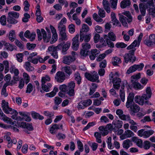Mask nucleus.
I'll return each mask as SVG.
<instances>
[{"label": "nucleus", "mask_w": 155, "mask_h": 155, "mask_svg": "<svg viewBox=\"0 0 155 155\" xmlns=\"http://www.w3.org/2000/svg\"><path fill=\"white\" fill-rule=\"evenodd\" d=\"M2 107L4 112L6 114L9 113L10 111L12 110L9 107L8 103L5 100L2 101Z\"/></svg>", "instance_id": "nucleus-12"}, {"label": "nucleus", "mask_w": 155, "mask_h": 155, "mask_svg": "<svg viewBox=\"0 0 155 155\" xmlns=\"http://www.w3.org/2000/svg\"><path fill=\"white\" fill-rule=\"evenodd\" d=\"M0 22L1 25H6V17L5 15H3L0 18Z\"/></svg>", "instance_id": "nucleus-49"}, {"label": "nucleus", "mask_w": 155, "mask_h": 155, "mask_svg": "<svg viewBox=\"0 0 155 155\" xmlns=\"http://www.w3.org/2000/svg\"><path fill=\"white\" fill-rule=\"evenodd\" d=\"M89 28L88 26L85 24H83L82 25V29H81L80 32L84 33V32H87L89 30Z\"/></svg>", "instance_id": "nucleus-42"}, {"label": "nucleus", "mask_w": 155, "mask_h": 155, "mask_svg": "<svg viewBox=\"0 0 155 155\" xmlns=\"http://www.w3.org/2000/svg\"><path fill=\"white\" fill-rule=\"evenodd\" d=\"M149 14L150 15H152L153 17H155V8H150L149 9Z\"/></svg>", "instance_id": "nucleus-64"}, {"label": "nucleus", "mask_w": 155, "mask_h": 155, "mask_svg": "<svg viewBox=\"0 0 155 155\" xmlns=\"http://www.w3.org/2000/svg\"><path fill=\"white\" fill-rule=\"evenodd\" d=\"M58 28L59 33L66 32V26L64 25H58Z\"/></svg>", "instance_id": "nucleus-45"}, {"label": "nucleus", "mask_w": 155, "mask_h": 155, "mask_svg": "<svg viewBox=\"0 0 155 155\" xmlns=\"http://www.w3.org/2000/svg\"><path fill=\"white\" fill-rule=\"evenodd\" d=\"M2 64L5 66L4 72L5 73H6L9 70V62L7 60L4 61L2 62Z\"/></svg>", "instance_id": "nucleus-36"}, {"label": "nucleus", "mask_w": 155, "mask_h": 155, "mask_svg": "<svg viewBox=\"0 0 155 155\" xmlns=\"http://www.w3.org/2000/svg\"><path fill=\"white\" fill-rule=\"evenodd\" d=\"M133 141L140 148L143 147V141L141 139L135 137L134 138Z\"/></svg>", "instance_id": "nucleus-25"}, {"label": "nucleus", "mask_w": 155, "mask_h": 155, "mask_svg": "<svg viewBox=\"0 0 155 155\" xmlns=\"http://www.w3.org/2000/svg\"><path fill=\"white\" fill-rule=\"evenodd\" d=\"M75 79L77 81V83L78 84H80L81 82V77L80 74L78 72L75 73L74 74Z\"/></svg>", "instance_id": "nucleus-40"}, {"label": "nucleus", "mask_w": 155, "mask_h": 155, "mask_svg": "<svg viewBox=\"0 0 155 155\" xmlns=\"http://www.w3.org/2000/svg\"><path fill=\"white\" fill-rule=\"evenodd\" d=\"M134 93L132 92L130 93L127 97V101H134Z\"/></svg>", "instance_id": "nucleus-63"}, {"label": "nucleus", "mask_w": 155, "mask_h": 155, "mask_svg": "<svg viewBox=\"0 0 155 155\" xmlns=\"http://www.w3.org/2000/svg\"><path fill=\"white\" fill-rule=\"evenodd\" d=\"M134 135V133L130 130H126L124 134L120 136V138L121 140H123L127 138L130 137Z\"/></svg>", "instance_id": "nucleus-13"}, {"label": "nucleus", "mask_w": 155, "mask_h": 155, "mask_svg": "<svg viewBox=\"0 0 155 155\" xmlns=\"http://www.w3.org/2000/svg\"><path fill=\"white\" fill-rule=\"evenodd\" d=\"M10 70L12 73H14L15 75H18L19 74L18 70L15 68L14 65H11Z\"/></svg>", "instance_id": "nucleus-35"}, {"label": "nucleus", "mask_w": 155, "mask_h": 155, "mask_svg": "<svg viewBox=\"0 0 155 155\" xmlns=\"http://www.w3.org/2000/svg\"><path fill=\"white\" fill-rule=\"evenodd\" d=\"M75 61V59L71 55L64 56L63 58L62 62L66 64L70 65L72 62Z\"/></svg>", "instance_id": "nucleus-11"}, {"label": "nucleus", "mask_w": 155, "mask_h": 155, "mask_svg": "<svg viewBox=\"0 0 155 155\" xmlns=\"http://www.w3.org/2000/svg\"><path fill=\"white\" fill-rule=\"evenodd\" d=\"M79 34H77L72 39V48L74 50H77L78 48L79 45Z\"/></svg>", "instance_id": "nucleus-9"}, {"label": "nucleus", "mask_w": 155, "mask_h": 155, "mask_svg": "<svg viewBox=\"0 0 155 155\" xmlns=\"http://www.w3.org/2000/svg\"><path fill=\"white\" fill-rule=\"evenodd\" d=\"M82 49L88 51V50L91 48V45L87 42L83 43L82 44Z\"/></svg>", "instance_id": "nucleus-48"}, {"label": "nucleus", "mask_w": 155, "mask_h": 155, "mask_svg": "<svg viewBox=\"0 0 155 155\" xmlns=\"http://www.w3.org/2000/svg\"><path fill=\"white\" fill-rule=\"evenodd\" d=\"M19 16V13L15 12H10L8 13L7 18V21L10 24H15L18 22V21L15 19L18 18Z\"/></svg>", "instance_id": "nucleus-1"}, {"label": "nucleus", "mask_w": 155, "mask_h": 155, "mask_svg": "<svg viewBox=\"0 0 155 155\" xmlns=\"http://www.w3.org/2000/svg\"><path fill=\"white\" fill-rule=\"evenodd\" d=\"M121 62L120 59L117 57L113 58L112 59V63L114 66H117Z\"/></svg>", "instance_id": "nucleus-26"}, {"label": "nucleus", "mask_w": 155, "mask_h": 155, "mask_svg": "<svg viewBox=\"0 0 155 155\" xmlns=\"http://www.w3.org/2000/svg\"><path fill=\"white\" fill-rule=\"evenodd\" d=\"M45 29L48 34L47 35V33L44 29L42 28L41 29V30L42 34L43 39L44 40V41L45 42L47 43L48 42L51 38V34L49 29L47 27H46Z\"/></svg>", "instance_id": "nucleus-6"}, {"label": "nucleus", "mask_w": 155, "mask_h": 155, "mask_svg": "<svg viewBox=\"0 0 155 155\" xmlns=\"http://www.w3.org/2000/svg\"><path fill=\"white\" fill-rule=\"evenodd\" d=\"M15 38V31L11 30L9 33V38L10 40L12 41H14Z\"/></svg>", "instance_id": "nucleus-33"}, {"label": "nucleus", "mask_w": 155, "mask_h": 155, "mask_svg": "<svg viewBox=\"0 0 155 155\" xmlns=\"http://www.w3.org/2000/svg\"><path fill=\"white\" fill-rule=\"evenodd\" d=\"M23 56V54L22 53H19L17 54L16 55V57L17 61L20 62H21L22 61Z\"/></svg>", "instance_id": "nucleus-57"}, {"label": "nucleus", "mask_w": 155, "mask_h": 155, "mask_svg": "<svg viewBox=\"0 0 155 155\" xmlns=\"http://www.w3.org/2000/svg\"><path fill=\"white\" fill-rule=\"evenodd\" d=\"M113 124H107L106 126V128L107 129H108V130L111 131L112 130H113L114 131L116 132L117 131V130L116 128H115V127H113Z\"/></svg>", "instance_id": "nucleus-52"}, {"label": "nucleus", "mask_w": 155, "mask_h": 155, "mask_svg": "<svg viewBox=\"0 0 155 155\" xmlns=\"http://www.w3.org/2000/svg\"><path fill=\"white\" fill-rule=\"evenodd\" d=\"M69 31L71 33H73L75 31V26L74 25L71 24L68 26Z\"/></svg>", "instance_id": "nucleus-46"}, {"label": "nucleus", "mask_w": 155, "mask_h": 155, "mask_svg": "<svg viewBox=\"0 0 155 155\" xmlns=\"http://www.w3.org/2000/svg\"><path fill=\"white\" fill-rule=\"evenodd\" d=\"M85 78L88 80L92 82H96L97 83L99 82L98 79L99 76L97 72L93 71L91 74L86 72L85 74Z\"/></svg>", "instance_id": "nucleus-4"}, {"label": "nucleus", "mask_w": 155, "mask_h": 155, "mask_svg": "<svg viewBox=\"0 0 155 155\" xmlns=\"http://www.w3.org/2000/svg\"><path fill=\"white\" fill-rule=\"evenodd\" d=\"M111 21L113 25H115L116 26H118L120 27L121 26L120 23L116 18L112 19L111 20Z\"/></svg>", "instance_id": "nucleus-61"}, {"label": "nucleus", "mask_w": 155, "mask_h": 155, "mask_svg": "<svg viewBox=\"0 0 155 155\" xmlns=\"http://www.w3.org/2000/svg\"><path fill=\"white\" fill-rule=\"evenodd\" d=\"M112 82L113 84V87L115 89H118L119 88L120 84L121 82V80L120 78H114Z\"/></svg>", "instance_id": "nucleus-14"}, {"label": "nucleus", "mask_w": 155, "mask_h": 155, "mask_svg": "<svg viewBox=\"0 0 155 155\" xmlns=\"http://www.w3.org/2000/svg\"><path fill=\"white\" fill-rule=\"evenodd\" d=\"M113 124L114 126V127L117 128H121L123 124V122L122 121H120L118 120L117 123H114L113 122Z\"/></svg>", "instance_id": "nucleus-47"}, {"label": "nucleus", "mask_w": 155, "mask_h": 155, "mask_svg": "<svg viewBox=\"0 0 155 155\" xmlns=\"http://www.w3.org/2000/svg\"><path fill=\"white\" fill-rule=\"evenodd\" d=\"M63 69L65 72L68 74L67 76H69L72 74V71L69 66H66L63 67Z\"/></svg>", "instance_id": "nucleus-39"}, {"label": "nucleus", "mask_w": 155, "mask_h": 155, "mask_svg": "<svg viewBox=\"0 0 155 155\" xmlns=\"http://www.w3.org/2000/svg\"><path fill=\"white\" fill-rule=\"evenodd\" d=\"M138 45V46L139 45V43L137 41L135 40L129 46H128L127 48V49L128 50H131L133 49H135L134 48L136 46Z\"/></svg>", "instance_id": "nucleus-30"}, {"label": "nucleus", "mask_w": 155, "mask_h": 155, "mask_svg": "<svg viewBox=\"0 0 155 155\" xmlns=\"http://www.w3.org/2000/svg\"><path fill=\"white\" fill-rule=\"evenodd\" d=\"M70 46V44L69 43H67L66 44L63 45L62 51V53L64 54H66V51L68 49Z\"/></svg>", "instance_id": "nucleus-32"}, {"label": "nucleus", "mask_w": 155, "mask_h": 155, "mask_svg": "<svg viewBox=\"0 0 155 155\" xmlns=\"http://www.w3.org/2000/svg\"><path fill=\"white\" fill-rule=\"evenodd\" d=\"M6 49L10 51H12L14 48V45L10 44L9 43H6L5 45Z\"/></svg>", "instance_id": "nucleus-56"}, {"label": "nucleus", "mask_w": 155, "mask_h": 155, "mask_svg": "<svg viewBox=\"0 0 155 155\" xmlns=\"http://www.w3.org/2000/svg\"><path fill=\"white\" fill-rule=\"evenodd\" d=\"M20 127H22L24 128H26V129L24 130V131L28 134H30L28 131L27 130L28 129L29 131H31L33 130V127L31 124L27 123L25 122H22L21 123L20 125Z\"/></svg>", "instance_id": "nucleus-10"}, {"label": "nucleus", "mask_w": 155, "mask_h": 155, "mask_svg": "<svg viewBox=\"0 0 155 155\" xmlns=\"http://www.w3.org/2000/svg\"><path fill=\"white\" fill-rule=\"evenodd\" d=\"M103 5L104 9L107 13H109L110 11V4L108 2L107 0H103Z\"/></svg>", "instance_id": "nucleus-19"}, {"label": "nucleus", "mask_w": 155, "mask_h": 155, "mask_svg": "<svg viewBox=\"0 0 155 155\" xmlns=\"http://www.w3.org/2000/svg\"><path fill=\"white\" fill-rule=\"evenodd\" d=\"M137 70L135 65L130 67L127 70V73L130 74L131 73Z\"/></svg>", "instance_id": "nucleus-51"}, {"label": "nucleus", "mask_w": 155, "mask_h": 155, "mask_svg": "<svg viewBox=\"0 0 155 155\" xmlns=\"http://www.w3.org/2000/svg\"><path fill=\"white\" fill-rule=\"evenodd\" d=\"M6 114H13V115L12 116V118L13 119H15L16 118V117L18 114V113L15 110H12L10 111L9 113H6Z\"/></svg>", "instance_id": "nucleus-54"}, {"label": "nucleus", "mask_w": 155, "mask_h": 155, "mask_svg": "<svg viewBox=\"0 0 155 155\" xmlns=\"http://www.w3.org/2000/svg\"><path fill=\"white\" fill-rule=\"evenodd\" d=\"M59 90L61 91L64 92H66L67 94L68 92L67 85L64 84L60 86L59 87Z\"/></svg>", "instance_id": "nucleus-44"}, {"label": "nucleus", "mask_w": 155, "mask_h": 155, "mask_svg": "<svg viewBox=\"0 0 155 155\" xmlns=\"http://www.w3.org/2000/svg\"><path fill=\"white\" fill-rule=\"evenodd\" d=\"M146 95L147 97V99L150 98L152 94L151 89L150 87L147 88L146 89Z\"/></svg>", "instance_id": "nucleus-50"}, {"label": "nucleus", "mask_w": 155, "mask_h": 155, "mask_svg": "<svg viewBox=\"0 0 155 155\" xmlns=\"http://www.w3.org/2000/svg\"><path fill=\"white\" fill-rule=\"evenodd\" d=\"M128 18L123 15H120L119 16V20L122 25L125 27H128V24L126 22Z\"/></svg>", "instance_id": "nucleus-17"}, {"label": "nucleus", "mask_w": 155, "mask_h": 155, "mask_svg": "<svg viewBox=\"0 0 155 155\" xmlns=\"http://www.w3.org/2000/svg\"><path fill=\"white\" fill-rule=\"evenodd\" d=\"M25 67L27 71H32L34 70V68L31 66V63L29 61L25 62Z\"/></svg>", "instance_id": "nucleus-29"}, {"label": "nucleus", "mask_w": 155, "mask_h": 155, "mask_svg": "<svg viewBox=\"0 0 155 155\" xmlns=\"http://www.w3.org/2000/svg\"><path fill=\"white\" fill-rule=\"evenodd\" d=\"M10 85V84L8 83H5L3 85L2 89V90L1 94L3 95L5 97H7L8 94L6 92V87L8 85Z\"/></svg>", "instance_id": "nucleus-28"}, {"label": "nucleus", "mask_w": 155, "mask_h": 155, "mask_svg": "<svg viewBox=\"0 0 155 155\" xmlns=\"http://www.w3.org/2000/svg\"><path fill=\"white\" fill-rule=\"evenodd\" d=\"M94 136L96 138V141L98 143H101L102 142L101 139V134L100 133L96 132L95 133Z\"/></svg>", "instance_id": "nucleus-43"}, {"label": "nucleus", "mask_w": 155, "mask_h": 155, "mask_svg": "<svg viewBox=\"0 0 155 155\" xmlns=\"http://www.w3.org/2000/svg\"><path fill=\"white\" fill-rule=\"evenodd\" d=\"M33 90V86L31 84H29L27 86V90L26 91V93H30Z\"/></svg>", "instance_id": "nucleus-62"}, {"label": "nucleus", "mask_w": 155, "mask_h": 155, "mask_svg": "<svg viewBox=\"0 0 155 155\" xmlns=\"http://www.w3.org/2000/svg\"><path fill=\"white\" fill-rule=\"evenodd\" d=\"M59 126L57 124H54L50 128L49 131L52 134H54L58 129H60Z\"/></svg>", "instance_id": "nucleus-22"}, {"label": "nucleus", "mask_w": 155, "mask_h": 155, "mask_svg": "<svg viewBox=\"0 0 155 155\" xmlns=\"http://www.w3.org/2000/svg\"><path fill=\"white\" fill-rule=\"evenodd\" d=\"M132 145L131 141L129 139L124 140L122 143L123 147L127 150Z\"/></svg>", "instance_id": "nucleus-20"}, {"label": "nucleus", "mask_w": 155, "mask_h": 155, "mask_svg": "<svg viewBox=\"0 0 155 155\" xmlns=\"http://www.w3.org/2000/svg\"><path fill=\"white\" fill-rule=\"evenodd\" d=\"M92 87L90 88V91L89 93L90 95H92L95 91L97 87V84L93 83L92 84Z\"/></svg>", "instance_id": "nucleus-41"}, {"label": "nucleus", "mask_w": 155, "mask_h": 155, "mask_svg": "<svg viewBox=\"0 0 155 155\" xmlns=\"http://www.w3.org/2000/svg\"><path fill=\"white\" fill-rule=\"evenodd\" d=\"M65 74L64 72L59 71L56 73L55 79L58 82L62 83L65 80Z\"/></svg>", "instance_id": "nucleus-7"}, {"label": "nucleus", "mask_w": 155, "mask_h": 155, "mask_svg": "<svg viewBox=\"0 0 155 155\" xmlns=\"http://www.w3.org/2000/svg\"><path fill=\"white\" fill-rule=\"evenodd\" d=\"M30 33V31H29L27 30L24 33V36L26 38H29L31 41H33L35 38L36 35L35 33L33 32L31 34V36H29Z\"/></svg>", "instance_id": "nucleus-16"}, {"label": "nucleus", "mask_w": 155, "mask_h": 155, "mask_svg": "<svg viewBox=\"0 0 155 155\" xmlns=\"http://www.w3.org/2000/svg\"><path fill=\"white\" fill-rule=\"evenodd\" d=\"M123 14L127 16V22L128 23H130L132 21V17L129 12H125L123 13Z\"/></svg>", "instance_id": "nucleus-37"}, {"label": "nucleus", "mask_w": 155, "mask_h": 155, "mask_svg": "<svg viewBox=\"0 0 155 155\" xmlns=\"http://www.w3.org/2000/svg\"><path fill=\"white\" fill-rule=\"evenodd\" d=\"M77 144L79 150L80 152H82L84 150V148L82 142L80 140H78L77 141Z\"/></svg>", "instance_id": "nucleus-55"}, {"label": "nucleus", "mask_w": 155, "mask_h": 155, "mask_svg": "<svg viewBox=\"0 0 155 155\" xmlns=\"http://www.w3.org/2000/svg\"><path fill=\"white\" fill-rule=\"evenodd\" d=\"M139 7L142 16H144L146 13V8L145 5L143 3H140L139 5Z\"/></svg>", "instance_id": "nucleus-31"}, {"label": "nucleus", "mask_w": 155, "mask_h": 155, "mask_svg": "<svg viewBox=\"0 0 155 155\" xmlns=\"http://www.w3.org/2000/svg\"><path fill=\"white\" fill-rule=\"evenodd\" d=\"M147 100V97L146 94H143L141 96L137 95L134 97L135 102L141 105H143L144 103L148 105H151V104L149 103Z\"/></svg>", "instance_id": "nucleus-2"}, {"label": "nucleus", "mask_w": 155, "mask_h": 155, "mask_svg": "<svg viewBox=\"0 0 155 155\" xmlns=\"http://www.w3.org/2000/svg\"><path fill=\"white\" fill-rule=\"evenodd\" d=\"M75 86V84L74 81H71L68 84L67 94L68 95L69 97H74L75 95L74 90Z\"/></svg>", "instance_id": "nucleus-3"}, {"label": "nucleus", "mask_w": 155, "mask_h": 155, "mask_svg": "<svg viewBox=\"0 0 155 155\" xmlns=\"http://www.w3.org/2000/svg\"><path fill=\"white\" fill-rule=\"evenodd\" d=\"M130 110L134 113L138 112L140 110V107L138 105L134 103L130 108Z\"/></svg>", "instance_id": "nucleus-27"}, {"label": "nucleus", "mask_w": 155, "mask_h": 155, "mask_svg": "<svg viewBox=\"0 0 155 155\" xmlns=\"http://www.w3.org/2000/svg\"><path fill=\"white\" fill-rule=\"evenodd\" d=\"M131 2L130 0H123L120 3L121 8H124L130 6Z\"/></svg>", "instance_id": "nucleus-18"}, {"label": "nucleus", "mask_w": 155, "mask_h": 155, "mask_svg": "<svg viewBox=\"0 0 155 155\" xmlns=\"http://www.w3.org/2000/svg\"><path fill=\"white\" fill-rule=\"evenodd\" d=\"M133 86L134 88L136 90L141 89L143 88V86H142L139 83L133 80H131Z\"/></svg>", "instance_id": "nucleus-21"}, {"label": "nucleus", "mask_w": 155, "mask_h": 155, "mask_svg": "<svg viewBox=\"0 0 155 155\" xmlns=\"http://www.w3.org/2000/svg\"><path fill=\"white\" fill-rule=\"evenodd\" d=\"M136 49H133L129 51L128 53L125 54L124 56L125 62L127 63L130 61L134 62L136 60V57L134 56V52Z\"/></svg>", "instance_id": "nucleus-5"}, {"label": "nucleus", "mask_w": 155, "mask_h": 155, "mask_svg": "<svg viewBox=\"0 0 155 155\" xmlns=\"http://www.w3.org/2000/svg\"><path fill=\"white\" fill-rule=\"evenodd\" d=\"M145 138H147L153 134L154 133V131L152 130H150L145 131Z\"/></svg>", "instance_id": "nucleus-59"}, {"label": "nucleus", "mask_w": 155, "mask_h": 155, "mask_svg": "<svg viewBox=\"0 0 155 155\" xmlns=\"http://www.w3.org/2000/svg\"><path fill=\"white\" fill-rule=\"evenodd\" d=\"M108 38L112 41H115L116 38V37L115 34L112 32L110 31L108 34Z\"/></svg>", "instance_id": "nucleus-38"}, {"label": "nucleus", "mask_w": 155, "mask_h": 155, "mask_svg": "<svg viewBox=\"0 0 155 155\" xmlns=\"http://www.w3.org/2000/svg\"><path fill=\"white\" fill-rule=\"evenodd\" d=\"M144 44L148 46H152L155 45V35L151 34L149 37V39H146Z\"/></svg>", "instance_id": "nucleus-8"}, {"label": "nucleus", "mask_w": 155, "mask_h": 155, "mask_svg": "<svg viewBox=\"0 0 155 155\" xmlns=\"http://www.w3.org/2000/svg\"><path fill=\"white\" fill-rule=\"evenodd\" d=\"M52 86V84L50 83H48L47 84H41V87L43 90L46 92L49 91Z\"/></svg>", "instance_id": "nucleus-23"}, {"label": "nucleus", "mask_w": 155, "mask_h": 155, "mask_svg": "<svg viewBox=\"0 0 155 155\" xmlns=\"http://www.w3.org/2000/svg\"><path fill=\"white\" fill-rule=\"evenodd\" d=\"M50 80V78L48 76L46 75L45 77L42 78L41 79V84H45L46 82L49 81Z\"/></svg>", "instance_id": "nucleus-60"}, {"label": "nucleus", "mask_w": 155, "mask_h": 155, "mask_svg": "<svg viewBox=\"0 0 155 155\" xmlns=\"http://www.w3.org/2000/svg\"><path fill=\"white\" fill-rule=\"evenodd\" d=\"M110 2L111 7L114 9H115L116 8L117 0H110Z\"/></svg>", "instance_id": "nucleus-53"}, {"label": "nucleus", "mask_w": 155, "mask_h": 155, "mask_svg": "<svg viewBox=\"0 0 155 155\" xmlns=\"http://www.w3.org/2000/svg\"><path fill=\"white\" fill-rule=\"evenodd\" d=\"M104 38L105 39L106 42L108 46L111 48H113L114 47V44L110 39L108 38L107 35H104Z\"/></svg>", "instance_id": "nucleus-24"}, {"label": "nucleus", "mask_w": 155, "mask_h": 155, "mask_svg": "<svg viewBox=\"0 0 155 155\" xmlns=\"http://www.w3.org/2000/svg\"><path fill=\"white\" fill-rule=\"evenodd\" d=\"M31 116L32 117L35 119H38L40 120H42L44 119V117L40 115L39 114L36 112H33L31 113Z\"/></svg>", "instance_id": "nucleus-34"}, {"label": "nucleus", "mask_w": 155, "mask_h": 155, "mask_svg": "<svg viewBox=\"0 0 155 155\" xmlns=\"http://www.w3.org/2000/svg\"><path fill=\"white\" fill-rule=\"evenodd\" d=\"M100 51L97 49L91 50L89 57L91 60H94L96 57L100 53Z\"/></svg>", "instance_id": "nucleus-15"}, {"label": "nucleus", "mask_w": 155, "mask_h": 155, "mask_svg": "<svg viewBox=\"0 0 155 155\" xmlns=\"http://www.w3.org/2000/svg\"><path fill=\"white\" fill-rule=\"evenodd\" d=\"M36 46V44H31L28 43L26 45L27 48L29 50H32L34 49Z\"/></svg>", "instance_id": "nucleus-58"}]
</instances>
